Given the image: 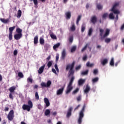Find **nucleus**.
<instances>
[{"mask_svg": "<svg viewBox=\"0 0 124 124\" xmlns=\"http://www.w3.org/2000/svg\"><path fill=\"white\" fill-rule=\"evenodd\" d=\"M75 64V62H73L71 64H68V65H67V67H66V70H68V69H70V70L69 71V73H68V77H70L71 76H72L66 90V93L67 94L69 93L73 89L72 85L75 80V77L74 76H73L75 74V70L74 69Z\"/></svg>", "mask_w": 124, "mask_h": 124, "instance_id": "nucleus-1", "label": "nucleus"}, {"mask_svg": "<svg viewBox=\"0 0 124 124\" xmlns=\"http://www.w3.org/2000/svg\"><path fill=\"white\" fill-rule=\"evenodd\" d=\"M85 108H86V104H84L82 109L80 110L79 112V118L78 119V124H81L83 118L84 116V112L85 111Z\"/></svg>", "mask_w": 124, "mask_h": 124, "instance_id": "nucleus-2", "label": "nucleus"}, {"mask_svg": "<svg viewBox=\"0 0 124 124\" xmlns=\"http://www.w3.org/2000/svg\"><path fill=\"white\" fill-rule=\"evenodd\" d=\"M110 31L109 29H106L105 32L103 35L104 30L103 29H99L100 36H101V37L103 38H105V37H107V36H108L109 34H110Z\"/></svg>", "mask_w": 124, "mask_h": 124, "instance_id": "nucleus-3", "label": "nucleus"}, {"mask_svg": "<svg viewBox=\"0 0 124 124\" xmlns=\"http://www.w3.org/2000/svg\"><path fill=\"white\" fill-rule=\"evenodd\" d=\"M28 105L24 104L22 106V109L23 110H27L28 112H30V111H31V109L32 108V102H31V100H29L28 102Z\"/></svg>", "mask_w": 124, "mask_h": 124, "instance_id": "nucleus-4", "label": "nucleus"}, {"mask_svg": "<svg viewBox=\"0 0 124 124\" xmlns=\"http://www.w3.org/2000/svg\"><path fill=\"white\" fill-rule=\"evenodd\" d=\"M7 119L9 121H13L14 119V110L12 109L9 112V113L7 116Z\"/></svg>", "mask_w": 124, "mask_h": 124, "instance_id": "nucleus-5", "label": "nucleus"}, {"mask_svg": "<svg viewBox=\"0 0 124 124\" xmlns=\"http://www.w3.org/2000/svg\"><path fill=\"white\" fill-rule=\"evenodd\" d=\"M119 2H116V3L114 4L112 8L111 9V11H112L114 14H119L120 13L119 11L116 9V7L119 6Z\"/></svg>", "mask_w": 124, "mask_h": 124, "instance_id": "nucleus-6", "label": "nucleus"}, {"mask_svg": "<svg viewBox=\"0 0 124 124\" xmlns=\"http://www.w3.org/2000/svg\"><path fill=\"white\" fill-rule=\"evenodd\" d=\"M52 84V82L50 80H48L46 83L42 82L41 83V87H45V88H49V87L51 86V84Z\"/></svg>", "mask_w": 124, "mask_h": 124, "instance_id": "nucleus-7", "label": "nucleus"}, {"mask_svg": "<svg viewBox=\"0 0 124 124\" xmlns=\"http://www.w3.org/2000/svg\"><path fill=\"white\" fill-rule=\"evenodd\" d=\"M73 110V107H70L69 109H68L67 112L66 117L67 118H69L72 115V111Z\"/></svg>", "mask_w": 124, "mask_h": 124, "instance_id": "nucleus-8", "label": "nucleus"}, {"mask_svg": "<svg viewBox=\"0 0 124 124\" xmlns=\"http://www.w3.org/2000/svg\"><path fill=\"white\" fill-rule=\"evenodd\" d=\"M91 22L93 24L95 25V24L96 23V22H97V18L96 16H93L92 17H91Z\"/></svg>", "mask_w": 124, "mask_h": 124, "instance_id": "nucleus-9", "label": "nucleus"}, {"mask_svg": "<svg viewBox=\"0 0 124 124\" xmlns=\"http://www.w3.org/2000/svg\"><path fill=\"white\" fill-rule=\"evenodd\" d=\"M23 36V34L22 33H17L14 35V38L16 40H19Z\"/></svg>", "mask_w": 124, "mask_h": 124, "instance_id": "nucleus-10", "label": "nucleus"}, {"mask_svg": "<svg viewBox=\"0 0 124 124\" xmlns=\"http://www.w3.org/2000/svg\"><path fill=\"white\" fill-rule=\"evenodd\" d=\"M45 68V64H44L43 66H41L39 70H38V73L39 74H42L43 71H44V69Z\"/></svg>", "mask_w": 124, "mask_h": 124, "instance_id": "nucleus-11", "label": "nucleus"}, {"mask_svg": "<svg viewBox=\"0 0 124 124\" xmlns=\"http://www.w3.org/2000/svg\"><path fill=\"white\" fill-rule=\"evenodd\" d=\"M44 101L46 104V108L49 107V106H50V102L49 101V99H48V98H45Z\"/></svg>", "mask_w": 124, "mask_h": 124, "instance_id": "nucleus-12", "label": "nucleus"}, {"mask_svg": "<svg viewBox=\"0 0 124 124\" xmlns=\"http://www.w3.org/2000/svg\"><path fill=\"white\" fill-rule=\"evenodd\" d=\"M90 90H91V87H90V86L89 85H86V88L84 90V92L85 93H87V94H88Z\"/></svg>", "mask_w": 124, "mask_h": 124, "instance_id": "nucleus-13", "label": "nucleus"}, {"mask_svg": "<svg viewBox=\"0 0 124 124\" xmlns=\"http://www.w3.org/2000/svg\"><path fill=\"white\" fill-rule=\"evenodd\" d=\"M65 15H66V19H69L71 18V12H66Z\"/></svg>", "mask_w": 124, "mask_h": 124, "instance_id": "nucleus-14", "label": "nucleus"}, {"mask_svg": "<svg viewBox=\"0 0 124 124\" xmlns=\"http://www.w3.org/2000/svg\"><path fill=\"white\" fill-rule=\"evenodd\" d=\"M0 21L4 24H7V23H9V19H5L4 18H0Z\"/></svg>", "mask_w": 124, "mask_h": 124, "instance_id": "nucleus-15", "label": "nucleus"}, {"mask_svg": "<svg viewBox=\"0 0 124 124\" xmlns=\"http://www.w3.org/2000/svg\"><path fill=\"white\" fill-rule=\"evenodd\" d=\"M108 63V59H104L102 61H101V63L102 65H105L106 63Z\"/></svg>", "mask_w": 124, "mask_h": 124, "instance_id": "nucleus-16", "label": "nucleus"}, {"mask_svg": "<svg viewBox=\"0 0 124 124\" xmlns=\"http://www.w3.org/2000/svg\"><path fill=\"white\" fill-rule=\"evenodd\" d=\"M85 82V79H79V80H78V84L79 86H81V85H83Z\"/></svg>", "mask_w": 124, "mask_h": 124, "instance_id": "nucleus-17", "label": "nucleus"}, {"mask_svg": "<svg viewBox=\"0 0 124 124\" xmlns=\"http://www.w3.org/2000/svg\"><path fill=\"white\" fill-rule=\"evenodd\" d=\"M70 29H71V31H76V26L75 25V23H74V22L72 23V25Z\"/></svg>", "mask_w": 124, "mask_h": 124, "instance_id": "nucleus-18", "label": "nucleus"}, {"mask_svg": "<svg viewBox=\"0 0 124 124\" xmlns=\"http://www.w3.org/2000/svg\"><path fill=\"white\" fill-rule=\"evenodd\" d=\"M49 35L52 39H57V36H56V35L52 32L50 31L49 32Z\"/></svg>", "mask_w": 124, "mask_h": 124, "instance_id": "nucleus-19", "label": "nucleus"}, {"mask_svg": "<svg viewBox=\"0 0 124 124\" xmlns=\"http://www.w3.org/2000/svg\"><path fill=\"white\" fill-rule=\"evenodd\" d=\"M16 90V87L15 86L11 87L9 88V91L11 93H14V91Z\"/></svg>", "mask_w": 124, "mask_h": 124, "instance_id": "nucleus-20", "label": "nucleus"}, {"mask_svg": "<svg viewBox=\"0 0 124 124\" xmlns=\"http://www.w3.org/2000/svg\"><path fill=\"white\" fill-rule=\"evenodd\" d=\"M22 16V11L21 10H19L17 12V18H20Z\"/></svg>", "mask_w": 124, "mask_h": 124, "instance_id": "nucleus-21", "label": "nucleus"}, {"mask_svg": "<svg viewBox=\"0 0 124 124\" xmlns=\"http://www.w3.org/2000/svg\"><path fill=\"white\" fill-rule=\"evenodd\" d=\"M60 45H61V44L60 43H58L53 46V49L55 51H57V48H59Z\"/></svg>", "mask_w": 124, "mask_h": 124, "instance_id": "nucleus-22", "label": "nucleus"}, {"mask_svg": "<svg viewBox=\"0 0 124 124\" xmlns=\"http://www.w3.org/2000/svg\"><path fill=\"white\" fill-rule=\"evenodd\" d=\"M15 28H16V26L10 27L9 28V33H13V31H14V30H15Z\"/></svg>", "mask_w": 124, "mask_h": 124, "instance_id": "nucleus-23", "label": "nucleus"}, {"mask_svg": "<svg viewBox=\"0 0 124 124\" xmlns=\"http://www.w3.org/2000/svg\"><path fill=\"white\" fill-rule=\"evenodd\" d=\"M81 19V15H79L77 18V20L76 21V24L77 25H79V22L80 21Z\"/></svg>", "mask_w": 124, "mask_h": 124, "instance_id": "nucleus-24", "label": "nucleus"}, {"mask_svg": "<svg viewBox=\"0 0 124 124\" xmlns=\"http://www.w3.org/2000/svg\"><path fill=\"white\" fill-rule=\"evenodd\" d=\"M51 111H50V109H47L45 111V116H49L50 115V113Z\"/></svg>", "mask_w": 124, "mask_h": 124, "instance_id": "nucleus-25", "label": "nucleus"}, {"mask_svg": "<svg viewBox=\"0 0 124 124\" xmlns=\"http://www.w3.org/2000/svg\"><path fill=\"white\" fill-rule=\"evenodd\" d=\"M38 43V36H35L34 38V44H37Z\"/></svg>", "mask_w": 124, "mask_h": 124, "instance_id": "nucleus-26", "label": "nucleus"}, {"mask_svg": "<svg viewBox=\"0 0 124 124\" xmlns=\"http://www.w3.org/2000/svg\"><path fill=\"white\" fill-rule=\"evenodd\" d=\"M62 88H61L57 91V95H60V94H62Z\"/></svg>", "mask_w": 124, "mask_h": 124, "instance_id": "nucleus-27", "label": "nucleus"}, {"mask_svg": "<svg viewBox=\"0 0 124 124\" xmlns=\"http://www.w3.org/2000/svg\"><path fill=\"white\" fill-rule=\"evenodd\" d=\"M109 18L111 19H115V16L113 15V13H110V14L108 16Z\"/></svg>", "mask_w": 124, "mask_h": 124, "instance_id": "nucleus-28", "label": "nucleus"}, {"mask_svg": "<svg viewBox=\"0 0 124 124\" xmlns=\"http://www.w3.org/2000/svg\"><path fill=\"white\" fill-rule=\"evenodd\" d=\"M99 78L98 77H95V78H93V79H92V82L93 83H95L96 82H97L99 80Z\"/></svg>", "mask_w": 124, "mask_h": 124, "instance_id": "nucleus-29", "label": "nucleus"}, {"mask_svg": "<svg viewBox=\"0 0 124 124\" xmlns=\"http://www.w3.org/2000/svg\"><path fill=\"white\" fill-rule=\"evenodd\" d=\"M52 64H53V61H49L47 63V66L48 67V68H50V67L51 66H52Z\"/></svg>", "mask_w": 124, "mask_h": 124, "instance_id": "nucleus-30", "label": "nucleus"}, {"mask_svg": "<svg viewBox=\"0 0 124 124\" xmlns=\"http://www.w3.org/2000/svg\"><path fill=\"white\" fill-rule=\"evenodd\" d=\"M79 91V88H76V89L72 92L73 94H75L76 93H78Z\"/></svg>", "mask_w": 124, "mask_h": 124, "instance_id": "nucleus-31", "label": "nucleus"}, {"mask_svg": "<svg viewBox=\"0 0 124 124\" xmlns=\"http://www.w3.org/2000/svg\"><path fill=\"white\" fill-rule=\"evenodd\" d=\"M93 28H90V29H89V30L88 35L91 36L93 33Z\"/></svg>", "mask_w": 124, "mask_h": 124, "instance_id": "nucleus-32", "label": "nucleus"}, {"mask_svg": "<svg viewBox=\"0 0 124 124\" xmlns=\"http://www.w3.org/2000/svg\"><path fill=\"white\" fill-rule=\"evenodd\" d=\"M39 41H40V44H41V45H43V44H44L45 41H44V39L43 38L40 37Z\"/></svg>", "mask_w": 124, "mask_h": 124, "instance_id": "nucleus-33", "label": "nucleus"}, {"mask_svg": "<svg viewBox=\"0 0 124 124\" xmlns=\"http://www.w3.org/2000/svg\"><path fill=\"white\" fill-rule=\"evenodd\" d=\"M108 13H104L102 15V17L103 19H106V18H107L108 17Z\"/></svg>", "mask_w": 124, "mask_h": 124, "instance_id": "nucleus-34", "label": "nucleus"}, {"mask_svg": "<svg viewBox=\"0 0 124 124\" xmlns=\"http://www.w3.org/2000/svg\"><path fill=\"white\" fill-rule=\"evenodd\" d=\"M76 49H77L76 46H73V47H72V48H71V53H73L74 52H75Z\"/></svg>", "mask_w": 124, "mask_h": 124, "instance_id": "nucleus-35", "label": "nucleus"}, {"mask_svg": "<svg viewBox=\"0 0 124 124\" xmlns=\"http://www.w3.org/2000/svg\"><path fill=\"white\" fill-rule=\"evenodd\" d=\"M88 73H89L88 70H85V71H82V72H81L82 75H87Z\"/></svg>", "mask_w": 124, "mask_h": 124, "instance_id": "nucleus-36", "label": "nucleus"}, {"mask_svg": "<svg viewBox=\"0 0 124 124\" xmlns=\"http://www.w3.org/2000/svg\"><path fill=\"white\" fill-rule=\"evenodd\" d=\"M86 29L85 25H82L81 26V31L82 32H84L85 31Z\"/></svg>", "mask_w": 124, "mask_h": 124, "instance_id": "nucleus-37", "label": "nucleus"}, {"mask_svg": "<svg viewBox=\"0 0 124 124\" xmlns=\"http://www.w3.org/2000/svg\"><path fill=\"white\" fill-rule=\"evenodd\" d=\"M110 65L112 66H113L114 65V59L113 58H112L110 62Z\"/></svg>", "mask_w": 124, "mask_h": 124, "instance_id": "nucleus-38", "label": "nucleus"}, {"mask_svg": "<svg viewBox=\"0 0 124 124\" xmlns=\"http://www.w3.org/2000/svg\"><path fill=\"white\" fill-rule=\"evenodd\" d=\"M18 76L20 78H24V75H23V73L22 72H18Z\"/></svg>", "mask_w": 124, "mask_h": 124, "instance_id": "nucleus-39", "label": "nucleus"}, {"mask_svg": "<svg viewBox=\"0 0 124 124\" xmlns=\"http://www.w3.org/2000/svg\"><path fill=\"white\" fill-rule=\"evenodd\" d=\"M35 99L38 100L39 99V95H38V93L36 92L35 93Z\"/></svg>", "mask_w": 124, "mask_h": 124, "instance_id": "nucleus-40", "label": "nucleus"}, {"mask_svg": "<svg viewBox=\"0 0 124 124\" xmlns=\"http://www.w3.org/2000/svg\"><path fill=\"white\" fill-rule=\"evenodd\" d=\"M86 65H87V66L92 67V66H93V64L90 63V62H87V63H86Z\"/></svg>", "mask_w": 124, "mask_h": 124, "instance_id": "nucleus-41", "label": "nucleus"}, {"mask_svg": "<svg viewBox=\"0 0 124 124\" xmlns=\"http://www.w3.org/2000/svg\"><path fill=\"white\" fill-rule=\"evenodd\" d=\"M69 41L71 43H72V42L73 41V35H71V36H70L69 37Z\"/></svg>", "mask_w": 124, "mask_h": 124, "instance_id": "nucleus-42", "label": "nucleus"}, {"mask_svg": "<svg viewBox=\"0 0 124 124\" xmlns=\"http://www.w3.org/2000/svg\"><path fill=\"white\" fill-rule=\"evenodd\" d=\"M111 41V38H106L105 39V42L106 43H109Z\"/></svg>", "mask_w": 124, "mask_h": 124, "instance_id": "nucleus-43", "label": "nucleus"}, {"mask_svg": "<svg viewBox=\"0 0 124 124\" xmlns=\"http://www.w3.org/2000/svg\"><path fill=\"white\" fill-rule=\"evenodd\" d=\"M97 8H98L99 10H100L102 9L103 6L101 5V4H97Z\"/></svg>", "mask_w": 124, "mask_h": 124, "instance_id": "nucleus-44", "label": "nucleus"}, {"mask_svg": "<svg viewBox=\"0 0 124 124\" xmlns=\"http://www.w3.org/2000/svg\"><path fill=\"white\" fill-rule=\"evenodd\" d=\"M81 97H82L81 94H79V95H78V96H77V99L78 101H80V100H81Z\"/></svg>", "mask_w": 124, "mask_h": 124, "instance_id": "nucleus-45", "label": "nucleus"}, {"mask_svg": "<svg viewBox=\"0 0 124 124\" xmlns=\"http://www.w3.org/2000/svg\"><path fill=\"white\" fill-rule=\"evenodd\" d=\"M16 32H17V33H22V29L20 28H17L16 30Z\"/></svg>", "mask_w": 124, "mask_h": 124, "instance_id": "nucleus-46", "label": "nucleus"}, {"mask_svg": "<svg viewBox=\"0 0 124 124\" xmlns=\"http://www.w3.org/2000/svg\"><path fill=\"white\" fill-rule=\"evenodd\" d=\"M88 46V44H86L85 45V46H84V47H83V48H82V50H81V51L82 52H84V51H85V50H86L87 47Z\"/></svg>", "mask_w": 124, "mask_h": 124, "instance_id": "nucleus-47", "label": "nucleus"}, {"mask_svg": "<svg viewBox=\"0 0 124 124\" xmlns=\"http://www.w3.org/2000/svg\"><path fill=\"white\" fill-rule=\"evenodd\" d=\"M66 55V53L65 50H63V52H62V58H63V59H64V58L65 57Z\"/></svg>", "mask_w": 124, "mask_h": 124, "instance_id": "nucleus-48", "label": "nucleus"}, {"mask_svg": "<svg viewBox=\"0 0 124 124\" xmlns=\"http://www.w3.org/2000/svg\"><path fill=\"white\" fill-rule=\"evenodd\" d=\"M12 38H13L12 33H9V40H12Z\"/></svg>", "mask_w": 124, "mask_h": 124, "instance_id": "nucleus-49", "label": "nucleus"}, {"mask_svg": "<svg viewBox=\"0 0 124 124\" xmlns=\"http://www.w3.org/2000/svg\"><path fill=\"white\" fill-rule=\"evenodd\" d=\"M28 82H30V83H32V78H27Z\"/></svg>", "mask_w": 124, "mask_h": 124, "instance_id": "nucleus-50", "label": "nucleus"}, {"mask_svg": "<svg viewBox=\"0 0 124 124\" xmlns=\"http://www.w3.org/2000/svg\"><path fill=\"white\" fill-rule=\"evenodd\" d=\"M54 67H55L56 71H57V72H59V68H58V65L57 64H55Z\"/></svg>", "mask_w": 124, "mask_h": 124, "instance_id": "nucleus-51", "label": "nucleus"}, {"mask_svg": "<svg viewBox=\"0 0 124 124\" xmlns=\"http://www.w3.org/2000/svg\"><path fill=\"white\" fill-rule=\"evenodd\" d=\"M59 57H60V55H59V54H56V62H58V61H59Z\"/></svg>", "mask_w": 124, "mask_h": 124, "instance_id": "nucleus-52", "label": "nucleus"}, {"mask_svg": "<svg viewBox=\"0 0 124 124\" xmlns=\"http://www.w3.org/2000/svg\"><path fill=\"white\" fill-rule=\"evenodd\" d=\"M9 98L13 100V95H12V93H10L9 94Z\"/></svg>", "mask_w": 124, "mask_h": 124, "instance_id": "nucleus-53", "label": "nucleus"}, {"mask_svg": "<svg viewBox=\"0 0 124 124\" xmlns=\"http://www.w3.org/2000/svg\"><path fill=\"white\" fill-rule=\"evenodd\" d=\"M98 72V69H94V70H93L94 74H97Z\"/></svg>", "mask_w": 124, "mask_h": 124, "instance_id": "nucleus-54", "label": "nucleus"}, {"mask_svg": "<svg viewBox=\"0 0 124 124\" xmlns=\"http://www.w3.org/2000/svg\"><path fill=\"white\" fill-rule=\"evenodd\" d=\"M80 68H81V65H78V66H76V70H79V69H80Z\"/></svg>", "mask_w": 124, "mask_h": 124, "instance_id": "nucleus-55", "label": "nucleus"}, {"mask_svg": "<svg viewBox=\"0 0 124 124\" xmlns=\"http://www.w3.org/2000/svg\"><path fill=\"white\" fill-rule=\"evenodd\" d=\"M17 54H18V51H17V50H14V55H15V56H17Z\"/></svg>", "mask_w": 124, "mask_h": 124, "instance_id": "nucleus-56", "label": "nucleus"}, {"mask_svg": "<svg viewBox=\"0 0 124 124\" xmlns=\"http://www.w3.org/2000/svg\"><path fill=\"white\" fill-rule=\"evenodd\" d=\"M52 71L53 73H54L55 74H57V71H56V70L54 68L52 69Z\"/></svg>", "mask_w": 124, "mask_h": 124, "instance_id": "nucleus-57", "label": "nucleus"}, {"mask_svg": "<svg viewBox=\"0 0 124 124\" xmlns=\"http://www.w3.org/2000/svg\"><path fill=\"white\" fill-rule=\"evenodd\" d=\"M87 56H84L83 57V61H87Z\"/></svg>", "mask_w": 124, "mask_h": 124, "instance_id": "nucleus-58", "label": "nucleus"}, {"mask_svg": "<svg viewBox=\"0 0 124 124\" xmlns=\"http://www.w3.org/2000/svg\"><path fill=\"white\" fill-rule=\"evenodd\" d=\"M8 110H9V108L7 107H6L4 108V111L5 112H6V111H8Z\"/></svg>", "mask_w": 124, "mask_h": 124, "instance_id": "nucleus-59", "label": "nucleus"}, {"mask_svg": "<svg viewBox=\"0 0 124 124\" xmlns=\"http://www.w3.org/2000/svg\"><path fill=\"white\" fill-rule=\"evenodd\" d=\"M52 116H56L57 114V111H54L53 112H52Z\"/></svg>", "mask_w": 124, "mask_h": 124, "instance_id": "nucleus-60", "label": "nucleus"}, {"mask_svg": "<svg viewBox=\"0 0 124 124\" xmlns=\"http://www.w3.org/2000/svg\"><path fill=\"white\" fill-rule=\"evenodd\" d=\"M38 108L40 110H41V109H42V107L41 106V105H38Z\"/></svg>", "mask_w": 124, "mask_h": 124, "instance_id": "nucleus-61", "label": "nucleus"}, {"mask_svg": "<svg viewBox=\"0 0 124 124\" xmlns=\"http://www.w3.org/2000/svg\"><path fill=\"white\" fill-rule=\"evenodd\" d=\"M89 6H90V4L89 3H87L86 5V8H87V9H88V8H89Z\"/></svg>", "mask_w": 124, "mask_h": 124, "instance_id": "nucleus-62", "label": "nucleus"}, {"mask_svg": "<svg viewBox=\"0 0 124 124\" xmlns=\"http://www.w3.org/2000/svg\"><path fill=\"white\" fill-rule=\"evenodd\" d=\"M50 59H51V56H49L47 58H46V61H49Z\"/></svg>", "mask_w": 124, "mask_h": 124, "instance_id": "nucleus-63", "label": "nucleus"}, {"mask_svg": "<svg viewBox=\"0 0 124 124\" xmlns=\"http://www.w3.org/2000/svg\"><path fill=\"white\" fill-rule=\"evenodd\" d=\"M121 30H124V24L121 26Z\"/></svg>", "mask_w": 124, "mask_h": 124, "instance_id": "nucleus-64", "label": "nucleus"}]
</instances>
